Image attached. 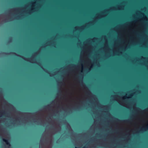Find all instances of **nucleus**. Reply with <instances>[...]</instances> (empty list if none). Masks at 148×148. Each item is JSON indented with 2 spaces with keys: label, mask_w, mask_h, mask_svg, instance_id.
<instances>
[{
  "label": "nucleus",
  "mask_w": 148,
  "mask_h": 148,
  "mask_svg": "<svg viewBox=\"0 0 148 148\" xmlns=\"http://www.w3.org/2000/svg\"><path fill=\"white\" fill-rule=\"evenodd\" d=\"M144 19H145L146 20H147V18L146 16H145V17Z\"/></svg>",
  "instance_id": "nucleus-4"
},
{
  "label": "nucleus",
  "mask_w": 148,
  "mask_h": 148,
  "mask_svg": "<svg viewBox=\"0 0 148 148\" xmlns=\"http://www.w3.org/2000/svg\"><path fill=\"white\" fill-rule=\"evenodd\" d=\"M132 95H130V92H128L127 93L125 97H123V99H125L126 98H130L132 97Z\"/></svg>",
  "instance_id": "nucleus-1"
},
{
  "label": "nucleus",
  "mask_w": 148,
  "mask_h": 148,
  "mask_svg": "<svg viewBox=\"0 0 148 148\" xmlns=\"http://www.w3.org/2000/svg\"><path fill=\"white\" fill-rule=\"evenodd\" d=\"M25 59V60H28V61H29L30 62H32V61H30V60H28V59Z\"/></svg>",
  "instance_id": "nucleus-3"
},
{
  "label": "nucleus",
  "mask_w": 148,
  "mask_h": 148,
  "mask_svg": "<svg viewBox=\"0 0 148 148\" xmlns=\"http://www.w3.org/2000/svg\"><path fill=\"white\" fill-rule=\"evenodd\" d=\"M3 141H4L5 142V143L8 145L9 144V143L8 142V141L7 140H6L5 139H3Z\"/></svg>",
  "instance_id": "nucleus-2"
}]
</instances>
